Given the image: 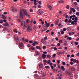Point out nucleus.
I'll return each instance as SVG.
<instances>
[{
    "label": "nucleus",
    "instance_id": "obj_1",
    "mask_svg": "<svg viewBox=\"0 0 79 79\" xmlns=\"http://www.w3.org/2000/svg\"><path fill=\"white\" fill-rule=\"evenodd\" d=\"M23 14L25 15H27V11L26 10H20V18L21 19L22 21H23L24 19H23V18H24V15H23Z\"/></svg>",
    "mask_w": 79,
    "mask_h": 79
},
{
    "label": "nucleus",
    "instance_id": "obj_2",
    "mask_svg": "<svg viewBox=\"0 0 79 79\" xmlns=\"http://www.w3.org/2000/svg\"><path fill=\"white\" fill-rule=\"evenodd\" d=\"M23 25L24 26L23 27V29H24L26 27H27V32H31V31H32V28H30V27L28 26H26V23H25L24 21V22Z\"/></svg>",
    "mask_w": 79,
    "mask_h": 79
},
{
    "label": "nucleus",
    "instance_id": "obj_3",
    "mask_svg": "<svg viewBox=\"0 0 79 79\" xmlns=\"http://www.w3.org/2000/svg\"><path fill=\"white\" fill-rule=\"evenodd\" d=\"M14 38L16 41V44L17 45H18V44H19V43H18V41H19V38H18V37L16 35H15L14 36Z\"/></svg>",
    "mask_w": 79,
    "mask_h": 79
},
{
    "label": "nucleus",
    "instance_id": "obj_4",
    "mask_svg": "<svg viewBox=\"0 0 79 79\" xmlns=\"http://www.w3.org/2000/svg\"><path fill=\"white\" fill-rule=\"evenodd\" d=\"M38 14L39 15H42L43 14V12L40 9H39L37 11Z\"/></svg>",
    "mask_w": 79,
    "mask_h": 79
},
{
    "label": "nucleus",
    "instance_id": "obj_5",
    "mask_svg": "<svg viewBox=\"0 0 79 79\" xmlns=\"http://www.w3.org/2000/svg\"><path fill=\"white\" fill-rule=\"evenodd\" d=\"M45 24H46V25L47 27H49V26H50V24H51L50 23H48L47 21H45Z\"/></svg>",
    "mask_w": 79,
    "mask_h": 79
},
{
    "label": "nucleus",
    "instance_id": "obj_6",
    "mask_svg": "<svg viewBox=\"0 0 79 79\" xmlns=\"http://www.w3.org/2000/svg\"><path fill=\"white\" fill-rule=\"evenodd\" d=\"M35 53L36 55H37L38 56H39V55H40V52L36 51L35 52Z\"/></svg>",
    "mask_w": 79,
    "mask_h": 79
},
{
    "label": "nucleus",
    "instance_id": "obj_7",
    "mask_svg": "<svg viewBox=\"0 0 79 79\" xmlns=\"http://www.w3.org/2000/svg\"><path fill=\"white\" fill-rule=\"evenodd\" d=\"M41 42H42V43L44 44H45V43H46V40H45L44 39L41 40Z\"/></svg>",
    "mask_w": 79,
    "mask_h": 79
},
{
    "label": "nucleus",
    "instance_id": "obj_8",
    "mask_svg": "<svg viewBox=\"0 0 79 79\" xmlns=\"http://www.w3.org/2000/svg\"><path fill=\"white\" fill-rule=\"evenodd\" d=\"M48 8L50 10H53V8H52L51 5H48Z\"/></svg>",
    "mask_w": 79,
    "mask_h": 79
},
{
    "label": "nucleus",
    "instance_id": "obj_9",
    "mask_svg": "<svg viewBox=\"0 0 79 79\" xmlns=\"http://www.w3.org/2000/svg\"><path fill=\"white\" fill-rule=\"evenodd\" d=\"M60 69L61 70H63L64 71L65 70V68L63 66H61L60 67Z\"/></svg>",
    "mask_w": 79,
    "mask_h": 79
},
{
    "label": "nucleus",
    "instance_id": "obj_10",
    "mask_svg": "<svg viewBox=\"0 0 79 79\" xmlns=\"http://www.w3.org/2000/svg\"><path fill=\"white\" fill-rule=\"evenodd\" d=\"M42 56L43 59L46 58V55H45V54H43L42 55Z\"/></svg>",
    "mask_w": 79,
    "mask_h": 79
},
{
    "label": "nucleus",
    "instance_id": "obj_11",
    "mask_svg": "<svg viewBox=\"0 0 79 79\" xmlns=\"http://www.w3.org/2000/svg\"><path fill=\"white\" fill-rule=\"evenodd\" d=\"M67 74H68L69 76H70L72 74V73H71V72L67 71Z\"/></svg>",
    "mask_w": 79,
    "mask_h": 79
},
{
    "label": "nucleus",
    "instance_id": "obj_12",
    "mask_svg": "<svg viewBox=\"0 0 79 79\" xmlns=\"http://www.w3.org/2000/svg\"><path fill=\"white\" fill-rule=\"evenodd\" d=\"M58 26L59 27H60V28H61L62 27V25H61V23H60L58 24Z\"/></svg>",
    "mask_w": 79,
    "mask_h": 79
},
{
    "label": "nucleus",
    "instance_id": "obj_13",
    "mask_svg": "<svg viewBox=\"0 0 79 79\" xmlns=\"http://www.w3.org/2000/svg\"><path fill=\"white\" fill-rule=\"evenodd\" d=\"M23 46V43H20V49H23V48H21V47H22Z\"/></svg>",
    "mask_w": 79,
    "mask_h": 79
},
{
    "label": "nucleus",
    "instance_id": "obj_14",
    "mask_svg": "<svg viewBox=\"0 0 79 79\" xmlns=\"http://www.w3.org/2000/svg\"><path fill=\"white\" fill-rule=\"evenodd\" d=\"M67 40H72V38L68 36L67 38Z\"/></svg>",
    "mask_w": 79,
    "mask_h": 79
},
{
    "label": "nucleus",
    "instance_id": "obj_15",
    "mask_svg": "<svg viewBox=\"0 0 79 79\" xmlns=\"http://www.w3.org/2000/svg\"><path fill=\"white\" fill-rule=\"evenodd\" d=\"M43 67V64H40L39 65V67L40 68H42Z\"/></svg>",
    "mask_w": 79,
    "mask_h": 79
},
{
    "label": "nucleus",
    "instance_id": "obj_16",
    "mask_svg": "<svg viewBox=\"0 0 79 79\" xmlns=\"http://www.w3.org/2000/svg\"><path fill=\"white\" fill-rule=\"evenodd\" d=\"M11 11H12V12H15V11H17V10H16V9H12L11 10Z\"/></svg>",
    "mask_w": 79,
    "mask_h": 79
},
{
    "label": "nucleus",
    "instance_id": "obj_17",
    "mask_svg": "<svg viewBox=\"0 0 79 79\" xmlns=\"http://www.w3.org/2000/svg\"><path fill=\"white\" fill-rule=\"evenodd\" d=\"M36 49H39V50H41V48H40V46H37L36 47Z\"/></svg>",
    "mask_w": 79,
    "mask_h": 79
},
{
    "label": "nucleus",
    "instance_id": "obj_18",
    "mask_svg": "<svg viewBox=\"0 0 79 79\" xmlns=\"http://www.w3.org/2000/svg\"><path fill=\"white\" fill-rule=\"evenodd\" d=\"M71 70L72 71H75V68L74 67H72Z\"/></svg>",
    "mask_w": 79,
    "mask_h": 79
},
{
    "label": "nucleus",
    "instance_id": "obj_19",
    "mask_svg": "<svg viewBox=\"0 0 79 79\" xmlns=\"http://www.w3.org/2000/svg\"><path fill=\"white\" fill-rule=\"evenodd\" d=\"M71 10L73 13H75V12H76V10H75V9H74V8H72Z\"/></svg>",
    "mask_w": 79,
    "mask_h": 79
},
{
    "label": "nucleus",
    "instance_id": "obj_20",
    "mask_svg": "<svg viewBox=\"0 0 79 79\" xmlns=\"http://www.w3.org/2000/svg\"><path fill=\"white\" fill-rule=\"evenodd\" d=\"M2 18H3L4 19H6V17L3 15H2Z\"/></svg>",
    "mask_w": 79,
    "mask_h": 79
},
{
    "label": "nucleus",
    "instance_id": "obj_21",
    "mask_svg": "<svg viewBox=\"0 0 79 79\" xmlns=\"http://www.w3.org/2000/svg\"><path fill=\"white\" fill-rule=\"evenodd\" d=\"M31 49L32 50H35V48L33 47V46H31Z\"/></svg>",
    "mask_w": 79,
    "mask_h": 79
},
{
    "label": "nucleus",
    "instance_id": "obj_22",
    "mask_svg": "<svg viewBox=\"0 0 79 79\" xmlns=\"http://www.w3.org/2000/svg\"><path fill=\"white\" fill-rule=\"evenodd\" d=\"M38 76H39V75H38L37 74H34V77H37Z\"/></svg>",
    "mask_w": 79,
    "mask_h": 79
},
{
    "label": "nucleus",
    "instance_id": "obj_23",
    "mask_svg": "<svg viewBox=\"0 0 79 79\" xmlns=\"http://www.w3.org/2000/svg\"><path fill=\"white\" fill-rule=\"evenodd\" d=\"M32 23H33V20L32 19H31L30 21V25H32Z\"/></svg>",
    "mask_w": 79,
    "mask_h": 79
},
{
    "label": "nucleus",
    "instance_id": "obj_24",
    "mask_svg": "<svg viewBox=\"0 0 79 79\" xmlns=\"http://www.w3.org/2000/svg\"><path fill=\"white\" fill-rule=\"evenodd\" d=\"M45 68H46V69H47L48 68L49 69H50V67H49V66H46L45 67Z\"/></svg>",
    "mask_w": 79,
    "mask_h": 79
},
{
    "label": "nucleus",
    "instance_id": "obj_25",
    "mask_svg": "<svg viewBox=\"0 0 79 79\" xmlns=\"http://www.w3.org/2000/svg\"><path fill=\"white\" fill-rule=\"evenodd\" d=\"M26 17L28 18H30V15H28V14H27V15H25Z\"/></svg>",
    "mask_w": 79,
    "mask_h": 79
},
{
    "label": "nucleus",
    "instance_id": "obj_26",
    "mask_svg": "<svg viewBox=\"0 0 79 79\" xmlns=\"http://www.w3.org/2000/svg\"><path fill=\"white\" fill-rule=\"evenodd\" d=\"M58 3H64V1H59L58 2Z\"/></svg>",
    "mask_w": 79,
    "mask_h": 79
},
{
    "label": "nucleus",
    "instance_id": "obj_27",
    "mask_svg": "<svg viewBox=\"0 0 79 79\" xmlns=\"http://www.w3.org/2000/svg\"><path fill=\"white\" fill-rule=\"evenodd\" d=\"M75 43V42H74V41H73L71 43V44H72V45H73Z\"/></svg>",
    "mask_w": 79,
    "mask_h": 79
},
{
    "label": "nucleus",
    "instance_id": "obj_28",
    "mask_svg": "<svg viewBox=\"0 0 79 79\" xmlns=\"http://www.w3.org/2000/svg\"><path fill=\"white\" fill-rule=\"evenodd\" d=\"M46 48V46H43V50H45Z\"/></svg>",
    "mask_w": 79,
    "mask_h": 79
},
{
    "label": "nucleus",
    "instance_id": "obj_29",
    "mask_svg": "<svg viewBox=\"0 0 79 79\" xmlns=\"http://www.w3.org/2000/svg\"><path fill=\"white\" fill-rule=\"evenodd\" d=\"M29 10L30 12H31V13H32L33 11H34V10L33 9H30Z\"/></svg>",
    "mask_w": 79,
    "mask_h": 79
},
{
    "label": "nucleus",
    "instance_id": "obj_30",
    "mask_svg": "<svg viewBox=\"0 0 79 79\" xmlns=\"http://www.w3.org/2000/svg\"><path fill=\"white\" fill-rule=\"evenodd\" d=\"M50 63H51V61H50V60H49L48 61V62H47L48 64H50Z\"/></svg>",
    "mask_w": 79,
    "mask_h": 79
},
{
    "label": "nucleus",
    "instance_id": "obj_31",
    "mask_svg": "<svg viewBox=\"0 0 79 79\" xmlns=\"http://www.w3.org/2000/svg\"><path fill=\"white\" fill-rule=\"evenodd\" d=\"M5 24L6 26H8L9 25L8 23L7 22H6L5 23Z\"/></svg>",
    "mask_w": 79,
    "mask_h": 79
},
{
    "label": "nucleus",
    "instance_id": "obj_32",
    "mask_svg": "<svg viewBox=\"0 0 79 79\" xmlns=\"http://www.w3.org/2000/svg\"><path fill=\"white\" fill-rule=\"evenodd\" d=\"M47 56L48 58H51V56H50L49 55H47Z\"/></svg>",
    "mask_w": 79,
    "mask_h": 79
},
{
    "label": "nucleus",
    "instance_id": "obj_33",
    "mask_svg": "<svg viewBox=\"0 0 79 79\" xmlns=\"http://www.w3.org/2000/svg\"><path fill=\"white\" fill-rule=\"evenodd\" d=\"M58 49H60V50H62V49H63V47L61 46L59 47Z\"/></svg>",
    "mask_w": 79,
    "mask_h": 79
},
{
    "label": "nucleus",
    "instance_id": "obj_34",
    "mask_svg": "<svg viewBox=\"0 0 79 79\" xmlns=\"http://www.w3.org/2000/svg\"><path fill=\"white\" fill-rule=\"evenodd\" d=\"M67 9H69V5H67L66 6Z\"/></svg>",
    "mask_w": 79,
    "mask_h": 79
},
{
    "label": "nucleus",
    "instance_id": "obj_35",
    "mask_svg": "<svg viewBox=\"0 0 79 79\" xmlns=\"http://www.w3.org/2000/svg\"><path fill=\"white\" fill-rule=\"evenodd\" d=\"M52 58H54L56 56V54H54L52 56Z\"/></svg>",
    "mask_w": 79,
    "mask_h": 79
},
{
    "label": "nucleus",
    "instance_id": "obj_36",
    "mask_svg": "<svg viewBox=\"0 0 79 79\" xmlns=\"http://www.w3.org/2000/svg\"><path fill=\"white\" fill-rule=\"evenodd\" d=\"M59 43L60 44H61V43H63V42H62V40H60L59 41Z\"/></svg>",
    "mask_w": 79,
    "mask_h": 79
},
{
    "label": "nucleus",
    "instance_id": "obj_37",
    "mask_svg": "<svg viewBox=\"0 0 79 79\" xmlns=\"http://www.w3.org/2000/svg\"><path fill=\"white\" fill-rule=\"evenodd\" d=\"M21 26H23V22L22 21L21 22Z\"/></svg>",
    "mask_w": 79,
    "mask_h": 79
},
{
    "label": "nucleus",
    "instance_id": "obj_38",
    "mask_svg": "<svg viewBox=\"0 0 79 79\" xmlns=\"http://www.w3.org/2000/svg\"><path fill=\"white\" fill-rule=\"evenodd\" d=\"M61 34H64V32L62 31V30H61Z\"/></svg>",
    "mask_w": 79,
    "mask_h": 79
},
{
    "label": "nucleus",
    "instance_id": "obj_39",
    "mask_svg": "<svg viewBox=\"0 0 79 79\" xmlns=\"http://www.w3.org/2000/svg\"><path fill=\"white\" fill-rule=\"evenodd\" d=\"M38 73H40V74H41L42 73V70H40L38 71Z\"/></svg>",
    "mask_w": 79,
    "mask_h": 79
},
{
    "label": "nucleus",
    "instance_id": "obj_40",
    "mask_svg": "<svg viewBox=\"0 0 79 79\" xmlns=\"http://www.w3.org/2000/svg\"><path fill=\"white\" fill-rule=\"evenodd\" d=\"M26 23L27 24L28 23H29V19H27L26 20Z\"/></svg>",
    "mask_w": 79,
    "mask_h": 79
},
{
    "label": "nucleus",
    "instance_id": "obj_41",
    "mask_svg": "<svg viewBox=\"0 0 79 79\" xmlns=\"http://www.w3.org/2000/svg\"><path fill=\"white\" fill-rule=\"evenodd\" d=\"M60 61H61V60H57V62L58 63V64H60Z\"/></svg>",
    "mask_w": 79,
    "mask_h": 79
},
{
    "label": "nucleus",
    "instance_id": "obj_42",
    "mask_svg": "<svg viewBox=\"0 0 79 79\" xmlns=\"http://www.w3.org/2000/svg\"><path fill=\"white\" fill-rule=\"evenodd\" d=\"M3 23V21L2 20H1L0 21V23L1 24H2V23Z\"/></svg>",
    "mask_w": 79,
    "mask_h": 79
},
{
    "label": "nucleus",
    "instance_id": "obj_43",
    "mask_svg": "<svg viewBox=\"0 0 79 79\" xmlns=\"http://www.w3.org/2000/svg\"><path fill=\"white\" fill-rule=\"evenodd\" d=\"M34 43H35V44H36V45H37L38 44V42H37L36 41H34Z\"/></svg>",
    "mask_w": 79,
    "mask_h": 79
},
{
    "label": "nucleus",
    "instance_id": "obj_44",
    "mask_svg": "<svg viewBox=\"0 0 79 79\" xmlns=\"http://www.w3.org/2000/svg\"><path fill=\"white\" fill-rule=\"evenodd\" d=\"M74 5H75L76 6V5H77V2H75L74 3Z\"/></svg>",
    "mask_w": 79,
    "mask_h": 79
},
{
    "label": "nucleus",
    "instance_id": "obj_45",
    "mask_svg": "<svg viewBox=\"0 0 79 79\" xmlns=\"http://www.w3.org/2000/svg\"><path fill=\"white\" fill-rule=\"evenodd\" d=\"M68 19H66L65 20V23H67V22H68Z\"/></svg>",
    "mask_w": 79,
    "mask_h": 79
},
{
    "label": "nucleus",
    "instance_id": "obj_46",
    "mask_svg": "<svg viewBox=\"0 0 79 79\" xmlns=\"http://www.w3.org/2000/svg\"><path fill=\"white\" fill-rule=\"evenodd\" d=\"M29 42L30 44H32V43H33V41L32 40L29 41Z\"/></svg>",
    "mask_w": 79,
    "mask_h": 79
},
{
    "label": "nucleus",
    "instance_id": "obj_47",
    "mask_svg": "<svg viewBox=\"0 0 79 79\" xmlns=\"http://www.w3.org/2000/svg\"><path fill=\"white\" fill-rule=\"evenodd\" d=\"M76 15H77V16H79V12H77L76 13Z\"/></svg>",
    "mask_w": 79,
    "mask_h": 79
},
{
    "label": "nucleus",
    "instance_id": "obj_48",
    "mask_svg": "<svg viewBox=\"0 0 79 79\" xmlns=\"http://www.w3.org/2000/svg\"><path fill=\"white\" fill-rule=\"evenodd\" d=\"M73 62H74V63H76V59H74L73 60Z\"/></svg>",
    "mask_w": 79,
    "mask_h": 79
},
{
    "label": "nucleus",
    "instance_id": "obj_49",
    "mask_svg": "<svg viewBox=\"0 0 79 79\" xmlns=\"http://www.w3.org/2000/svg\"><path fill=\"white\" fill-rule=\"evenodd\" d=\"M62 64L63 65H65V64H66V63H65V62H62Z\"/></svg>",
    "mask_w": 79,
    "mask_h": 79
},
{
    "label": "nucleus",
    "instance_id": "obj_50",
    "mask_svg": "<svg viewBox=\"0 0 79 79\" xmlns=\"http://www.w3.org/2000/svg\"><path fill=\"white\" fill-rule=\"evenodd\" d=\"M78 44L79 43H78V42H75V45H78Z\"/></svg>",
    "mask_w": 79,
    "mask_h": 79
},
{
    "label": "nucleus",
    "instance_id": "obj_51",
    "mask_svg": "<svg viewBox=\"0 0 79 79\" xmlns=\"http://www.w3.org/2000/svg\"><path fill=\"white\" fill-rule=\"evenodd\" d=\"M71 21H72V20L71 19H69L68 21L69 23H71Z\"/></svg>",
    "mask_w": 79,
    "mask_h": 79
},
{
    "label": "nucleus",
    "instance_id": "obj_52",
    "mask_svg": "<svg viewBox=\"0 0 79 79\" xmlns=\"http://www.w3.org/2000/svg\"><path fill=\"white\" fill-rule=\"evenodd\" d=\"M71 57H72V58H73V57H74V54L71 55Z\"/></svg>",
    "mask_w": 79,
    "mask_h": 79
},
{
    "label": "nucleus",
    "instance_id": "obj_53",
    "mask_svg": "<svg viewBox=\"0 0 79 79\" xmlns=\"http://www.w3.org/2000/svg\"><path fill=\"white\" fill-rule=\"evenodd\" d=\"M70 63V64H71V65H73L74 64L73 63V62L72 61Z\"/></svg>",
    "mask_w": 79,
    "mask_h": 79
},
{
    "label": "nucleus",
    "instance_id": "obj_54",
    "mask_svg": "<svg viewBox=\"0 0 79 79\" xmlns=\"http://www.w3.org/2000/svg\"><path fill=\"white\" fill-rule=\"evenodd\" d=\"M39 4H40V5H41L42 4V2L40 1H39L38 2Z\"/></svg>",
    "mask_w": 79,
    "mask_h": 79
},
{
    "label": "nucleus",
    "instance_id": "obj_55",
    "mask_svg": "<svg viewBox=\"0 0 79 79\" xmlns=\"http://www.w3.org/2000/svg\"><path fill=\"white\" fill-rule=\"evenodd\" d=\"M69 35H71L72 34V33H71V32H69Z\"/></svg>",
    "mask_w": 79,
    "mask_h": 79
},
{
    "label": "nucleus",
    "instance_id": "obj_56",
    "mask_svg": "<svg viewBox=\"0 0 79 79\" xmlns=\"http://www.w3.org/2000/svg\"><path fill=\"white\" fill-rule=\"evenodd\" d=\"M27 46L29 48L31 47V45L30 44H28Z\"/></svg>",
    "mask_w": 79,
    "mask_h": 79
},
{
    "label": "nucleus",
    "instance_id": "obj_57",
    "mask_svg": "<svg viewBox=\"0 0 79 79\" xmlns=\"http://www.w3.org/2000/svg\"><path fill=\"white\" fill-rule=\"evenodd\" d=\"M61 45V44H60V43H58L57 44V46H58V47H59V46H60Z\"/></svg>",
    "mask_w": 79,
    "mask_h": 79
},
{
    "label": "nucleus",
    "instance_id": "obj_58",
    "mask_svg": "<svg viewBox=\"0 0 79 79\" xmlns=\"http://www.w3.org/2000/svg\"><path fill=\"white\" fill-rule=\"evenodd\" d=\"M25 41L26 42H29V40H28L26 39L25 40Z\"/></svg>",
    "mask_w": 79,
    "mask_h": 79
},
{
    "label": "nucleus",
    "instance_id": "obj_59",
    "mask_svg": "<svg viewBox=\"0 0 79 79\" xmlns=\"http://www.w3.org/2000/svg\"><path fill=\"white\" fill-rule=\"evenodd\" d=\"M34 5L36 6V5H37V2H34Z\"/></svg>",
    "mask_w": 79,
    "mask_h": 79
},
{
    "label": "nucleus",
    "instance_id": "obj_60",
    "mask_svg": "<svg viewBox=\"0 0 79 79\" xmlns=\"http://www.w3.org/2000/svg\"><path fill=\"white\" fill-rule=\"evenodd\" d=\"M44 40H47V37H44Z\"/></svg>",
    "mask_w": 79,
    "mask_h": 79
},
{
    "label": "nucleus",
    "instance_id": "obj_61",
    "mask_svg": "<svg viewBox=\"0 0 79 79\" xmlns=\"http://www.w3.org/2000/svg\"><path fill=\"white\" fill-rule=\"evenodd\" d=\"M32 45L33 46H35V43H34L32 44Z\"/></svg>",
    "mask_w": 79,
    "mask_h": 79
},
{
    "label": "nucleus",
    "instance_id": "obj_62",
    "mask_svg": "<svg viewBox=\"0 0 79 79\" xmlns=\"http://www.w3.org/2000/svg\"><path fill=\"white\" fill-rule=\"evenodd\" d=\"M66 28H64L63 29V31H66Z\"/></svg>",
    "mask_w": 79,
    "mask_h": 79
},
{
    "label": "nucleus",
    "instance_id": "obj_63",
    "mask_svg": "<svg viewBox=\"0 0 79 79\" xmlns=\"http://www.w3.org/2000/svg\"><path fill=\"white\" fill-rule=\"evenodd\" d=\"M3 14H4V15H6V14H7V12H4L3 13Z\"/></svg>",
    "mask_w": 79,
    "mask_h": 79
},
{
    "label": "nucleus",
    "instance_id": "obj_64",
    "mask_svg": "<svg viewBox=\"0 0 79 79\" xmlns=\"http://www.w3.org/2000/svg\"><path fill=\"white\" fill-rule=\"evenodd\" d=\"M76 56H79V53H77L76 54Z\"/></svg>",
    "mask_w": 79,
    "mask_h": 79
}]
</instances>
